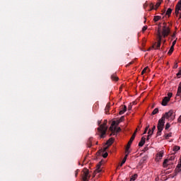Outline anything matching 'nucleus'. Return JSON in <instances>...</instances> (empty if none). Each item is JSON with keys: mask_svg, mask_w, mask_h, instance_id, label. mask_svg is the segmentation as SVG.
Listing matches in <instances>:
<instances>
[{"mask_svg": "<svg viewBox=\"0 0 181 181\" xmlns=\"http://www.w3.org/2000/svg\"><path fill=\"white\" fill-rule=\"evenodd\" d=\"M108 121L107 119H105L103 124H100L99 127H98V132L100 134V138H105V135L107 134V129H108V127H107V123Z\"/></svg>", "mask_w": 181, "mask_h": 181, "instance_id": "nucleus-1", "label": "nucleus"}, {"mask_svg": "<svg viewBox=\"0 0 181 181\" xmlns=\"http://www.w3.org/2000/svg\"><path fill=\"white\" fill-rule=\"evenodd\" d=\"M170 33V28L168 25V23H163L162 32H160L161 37H168Z\"/></svg>", "mask_w": 181, "mask_h": 181, "instance_id": "nucleus-2", "label": "nucleus"}, {"mask_svg": "<svg viewBox=\"0 0 181 181\" xmlns=\"http://www.w3.org/2000/svg\"><path fill=\"white\" fill-rule=\"evenodd\" d=\"M173 95V93H168V96L164 97V98L163 99L161 105L163 107H166V105H168V103H169V101H170V98H172Z\"/></svg>", "mask_w": 181, "mask_h": 181, "instance_id": "nucleus-3", "label": "nucleus"}, {"mask_svg": "<svg viewBox=\"0 0 181 181\" xmlns=\"http://www.w3.org/2000/svg\"><path fill=\"white\" fill-rule=\"evenodd\" d=\"M90 171H88V170L87 168H85L83 170V176H82V179L83 181H88L90 180Z\"/></svg>", "mask_w": 181, "mask_h": 181, "instance_id": "nucleus-4", "label": "nucleus"}, {"mask_svg": "<svg viewBox=\"0 0 181 181\" xmlns=\"http://www.w3.org/2000/svg\"><path fill=\"white\" fill-rule=\"evenodd\" d=\"M117 124V122L113 121L112 122V124L110 125L109 130L112 132V134H110V136H112V135H115V129H117V127H115Z\"/></svg>", "mask_w": 181, "mask_h": 181, "instance_id": "nucleus-5", "label": "nucleus"}, {"mask_svg": "<svg viewBox=\"0 0 181 181\" xmlns=\"http://www.w3.org/2000/svg\"><path fill=\"white\" fill-rule=\"evenodd\" d=\"M157 36L158 37V41L156 45V49H159V47H160V45L162 43V34H160V30H158Z\"/></svg>", "mask_w": 181, "mask_h": 181, "instance_id": "nucleus-6", "label": "nucleus"}, {"mask_svg": "<svg viewBox=\"0 0 181 181\" xmlns=\"http://www.w3.org/2000/svg\"><path fill=\"white\" fill-rule=\"evenodd\" d=\"M165 127V119H163V118H160L159 120H158V125H157V129H163Z\"/></svg>", "mask_w": 181, "mask_h": 181, "instance_id": "nucleus-7", "label": "nucleus"}, {"mask_svg": "<svg viewBox=\"0 0 181 181\" xmlns=\"http://www.w3.org/2000/svg\"><path fill=\"white\" fill-rule=\"evenodd\" d=\"M173 115V110H170L168 112H165L161 118H163L165 121V119H169V118H170Z\"/></svg>", "mask_w": 181, "mask_h": 181, "instance_id": "nucleus-8", "label": "nucleus"}, {"mask_svg": "<svg viewBox=\"0 0 181 181\" xmlns=\"http://www.w3.org/2000/svg\"><path fill=\"white\" fill-rule=\"evenodd\" d=\"M127 112V105H122L121 107V110L119 111V115H122V114Z\"/></svg>", "mask_w": 181, "mask_h": 181, "instance_id": "nucleus-9", "label": "nucleus"}, {"mask_svg": "<svg viewBox=\"0 0 181 181\" xmlns=\"http://www.w3.org/2000/svg\"><path fill=\"white\" fill-rule=\"evenodd\" d=\"M93 137H90L87 141V146L88 148H91L93 146Z\"/></svg>", "mask_w": 181, "mask_h": 181, "instance_id": "nucleus-10", "label": "nucleus"}, {"mask_svg": "<svg viewBox=\"0 0 181 181\" xmlns=\"http://www.w3.org/2000/svg\"><path fill=\"white\" fill-rule=\"evenodd\" d=\"M111 80H112V81H118L119 78L117 76V74H113L111 75Z\"/></svg>", "mask_w": 181, "mask_h": 181, "instance_id": "nucleus-11", "label": "nucleus"}, {"mask_svg": "<svg viewBox=\"0 0 181 181\" xmlns=\"http://www.w3.org/2000/svg\"><path fill=\"white\" fill-rule=\"evenodd\" d=\"M112 144H114V138L109 139L106 142V145H107L108 146H111Z\"/></svg>", "mask_w": 181, "mask_h": 181, "instance_id": "nucleus-12", "label": "nucleus"}, {"mask_svg": "<svg viewBox=\"0 0 181 181\" xmlns=\"http://www.w3.org/2000/svg\"><path fill=\"white\" fill-rule=\"evenodd\" d=\"M124 119H125V117L124 116H122L120 117V119H119L117 121H115L116 125H119V124H121V122H122V121H124Z\"/></svg>", "mask_w": 181, "mask_h": 181, "instance_id": "nucleus-13", "label": "nucleus"}, {"mask_svg": "<svg viewBox=\"0 0 181 181\" xmlns=\"http://www.w3.org/2000/svg\"><path fill=\"white\" fill-rule=\"evenodd\" d=\"M146 138L145 137H142L141 141L139 143V146H142L143 145H145V141H146Z\"/></svg>", "mask_w": 181, "mask_h": 181, "instance_id": "nucleus-14", "label": "nucleus"}, {"mask_svg": "<svg viewBox=\"0 0 181 181\" xmlns=\"http://www.w3.org/2000/svg\"><path fill=\"white\" fill-rule=\"evenodd\" d=\"M100 168H101V163H99L97 165V169L95 170V172H97L98 173H100V172H101Z\"/></svg>", "mask_w": 181, "mask_h": 181, "instance_id": "nucleus-15", "label": "nucleus"}, {"mask_svg": "<svg viewBox=\"0 0 181 181\" xmlns=\"http://www.w3.org/2000/svg\"><path fill=\"white\" fill-rule=\"evenodd\" d=\"M147 71H151V70L149 69V68H148V66L145 67L143 71H141V74H145V73H146Z\"/></svg>", "mask_w": 181, "mask_h": 181, "instance_id": "nucleus-16", "label": "nucleus"}, {"mask_svg": "<svg viewBox=\"0 0 181 181\" xmlns=\"http://www.w3.org/2000/svg\"><path fill=\"white\" fill-rule=\"evenodd\" d=\"M160 4H162V1L160 0H158L155 6V9H158V7L160 6Z\"/></svg>", "mask_w": 181, "mask_h": 181, "instance_id": "nucleus-17", "label": "nucleus"}, {"mask_svg": "<svg viewBox=\"0 0 181 181\" xmlns=\"http://www.w3.org/2000/svg\"><path fill=\"white\" fill-rule=\"evenodd\" d=\"M132 144V143H131V141H129L127 146L126 147V152H128L129 151V148H131Z\"/></svg>", "mask_w": 181, "mask_h": 181, "instance_id": "nucleus-18", "label": "nucleus"}, {"mask_svg": "<svg viewBox=\"0 0 181 181\" xmlns=\"http://www.w3.org/2000/svg\"><path fill=\"white\" fill-rule=\"evenodd\" d=\"M164 168H166L169 165V159H165L163 163Z\"/></svg>", "mask_w": 181, "mask_h": 181, "instance_id": "nucleus-19", "label": "nucleus"}, {"mask_svg": "<svg viewBox=\"0 0 181 181\" xmlns=\"http://www.w3.org/2000/svg\"><path fill=\"white\" fill-rule=\"evenodd\" d=\"M136 177H138V175L137 174H134L132 176V177L130 178V181H134L136 180Z\"/></svg>", "mask_w": 181, "mask_h": 181, "instance_id": "nucleus-20", "label": "nucleus"}, {"mask_svg": "<svg viewBox=\"0 0 181 181\" xmlns=\"http://www.w3.org/2000/svg\"><path fill=\"white\" fill-rule=\"evenodd\" d=\"M158 112H159V109L155 108V109L153 110V112H152V113H151V115H155L158 114Z\"/></svg>", "mask_w": 181, "mask_h": 181, "instance_id": "nucleus-21", "label": "nucleus"}, {"mask_svg": "<svg viewBox=\"0 0 181 181\" xmlns=\"http://www.w3.org/2000/svg\"><path fill=\"white\" fill-rule=\"evenodd\" d=\"M171 14H172V8H169L166 11L165 15H168V16H170V15Z\"/></svg>", "mask_w": 181, "mask_h": 181, "instance_id": "nucleus-22", "label": "nucleus"}, {"mask_svg": "<svg viewBox=\"0 0 181 181\" xmlns=\"http://www.w3.org/2000/svg\"><path fill=\"white\" fill-rule=\"evenodd\" d=\"M170 136H172V133L165 134V135H164V138H165V139H169V138H170Z\"/></svg>", "mask_w": 181, "mask_h": 181, "instance_id": "nucleus-23", "label": "nucleus"}, {"mask_svg": "<svg viewBox=\"0 0 181 181\" xmlns=\"http://www.w3.org/2000/svg\"><path fill=\"white\" fill-rule=\"evenodd\" d=\"M162 131H163V129H158L157 136H160V135H162Z\"/></svg>", "mask_w": 181, "mask_h": 181, "instance_id": "nucleus-24", "label": "nucleus"}, {"mask_svg": "<svg viewBox=\"0 0 181 181\" xmlns=\"http://www.w3.org/2000/svg\"><path fill=\"white\" fill-rule=\"evenodd\" d=\"M180 150V147L178 146H175L173 151H174V152H177V151Z\"/></svg>", "mask_w": 181, "mask_h": 181, "instance_id": "nucleus-25", "label": "nucleus"}, {"mask_svg": "<svg viewBox=\"0 0 181 181\" xmlns=\"http://www.w3.org/2000/svg\"><path fill=\"white\" fill-rule=\"evenodd\" d=\"M157 158H159V159H162V158H163V153L161 151L159 153H158Z\"/></svg>", "mask_w": 181, "mask_h": 181, "instance_id": "nucleus-26", "label": "nucleus"}, {"mask_svg": "<svg viewBox=\"0 0 181 181\" xmlns=\"http://www.w3.org/2000/svg\"><path fill=\"white\" fill-rule=\"evenodd\" d=\"M177 95L178 97L181 95V86H178L177 92Z\"/></svg>", "mask_w": 181, "mask_h": 181, "instance_id": "nucleus-27", "label": "nucleus"}, {"mask_svg": "<svg viewBox=\"0 0 181 181\" xmlns=\"http://www.w3.org/2000/svg\"><path fill=\"white\" fill-rule=\"evenodd\" d=\"M160 16H154L153 21H154V22H158V21H160Z\"/></svg>", "mask_w": 181, "mask_h": 181, "instance_id": "nucleus-28", "label": "nucleus"}, {"mask_svg": "<svg viewBox=\"0 0 181 181\" xmlns=\"http://www.w3.org/2000/svg\"><path fill=\"white\" fill-rule=\"evenodd\" d=\"M135 136H135V133H134V134H132V136L130 140H129L130 143L134 142V139H135Z\"/></svg>", "mask_w": 181, "mask_h": 181, "instance_id": "nucleus-29", "label": "nucleus"}, {"mask_svg": "<svg viewBox=\"0 0 181 181\" xmlns=\"http://www.w3.org/2000/svg\"><path fill=\"white\" fill-rule=\"evenodd\" d=\"M108 148H110V146L105 147L103 150H100V152H103V153H104V152H107V149H108Z\"/></svg>", "mask_w": 181, "mask_h": 181, "instance_id": "nucleus-30", "label": "nucleus"}, {"mask_svg": "<svg viewBox=\"0 0 181 181\" xmlns=\"http://www.w3.org/2000/svg\"><path fill=\"white\" fill-rule=\"evenodd\" d=\"M146 159H148V156H144L141 160V163H144V162H145V160H146Z\"/></svg>", "mask_w": 181, "mask_h": 181, "instance_id": "nucleus-31", "label": "nucleus"}, {"mask_svg": "<svg viewBox=\"0 0 181 181\" xmlns=\"http://www.w3.org/2000/svg\"><path fill=\"white\" fill-rule=\"evenodd\" d=\"M150 8H151L150 11H153V9H155V5L153 3H151L150 4Z\"/></svg>", "mask_w": 181, "mask_h": 181, "instance_id": "nucleus-32", "label": "nucleus"}, {"mask_svg": "<svg viewBox=\"0 0 181 181\" xmlns=\"http://www.w3.org/2000/svg\"><path fill=\"white\" fill-rule=\"evenodd\" d=\"M150 8H151L150 11H153V9H155V5L153 3H151L150 4Z\"/></svg>", "mask_w": 181, "mask_h": 181, "instance_id": "nucleus-33", "label": "nucleus"}, {"mask_svg": "<svg viewBox=\"0 0 181 181\" xmlns=\"http://www.w3.org/2000/svg\"><path fill=\"white\" fill-rule=\"evenodd\" d=\"M148 129H149V124L146 126V127L145 128L144 132L143 134H146V132H148Z\"/></svg>", "mask_w": 181, "mask_h": 181, "instance_id": "nucleus-34", "label": "nucleus"}, {"mask_svg": "<svg viewBox=\"0 0 181 181\" xmlns=\"http://www.w3.org/2000/svg\"><path fill=\"white\" fill-rule=\"evenodd\" d=\"M105 110L106 114H107V112L110 110V105H107Z\"/></svg>", "mask_w": 181, "mask_h": 181, "instance_id": "nucleus-35", "label": "nucleus"}, {"mask_svg": "<svg viewBox=\"0 0 181 181\" xmlns=\"http://www.w3.org/2000/svg\"><path fill=\"white\" fill-rule=\"evenodd\" d=\"M169 128H170V124L167 123V124H165V129L168 130Z\"/></svg>", "mask_w": 181, "mask_h": 181, "instance_id": "nucleus-36", "label": "nucleus"}, {"mask_svg": "<svg viewBox=\"0 0 181 181\" xmlns=\"http://www.w3.org/2000/svg\"><path fill=\"white\" fill-rule=\"evenodd\" d=\"M180 76H181V69H180L178 73L177 74V77H178V78H180Z\"/></svg>", "mask_w": 181, "mask_h": 181, "instance_id": "nucleus-37", "label": "nucleus"}, {"mask_svg": "<svg viewBox=\"0 0 181 181\" xmlns=\"http://www.w3.org/2000/svg\"><path fill=\"white\" fill-rule=\"evenodd\" d=\"M103 157L104 158H107V156H108V153H107V152H104V153H103Z\"/></svg>", "mask_w": 181, "mask_h": 181, "instance_id": "nucleus-38", "label": "nucleus"}, {"mask_svg": "<svg viewBox=\"0 0 181 181\" xmlns=\"http://www.w3.org/2000/svg\"><path fill=\"white\" fill-rule=\"evenodd\" d=\"M115 132L118 133V132H121V127H116V129H115Z\"/></svg>", "mask_w": 181, "mask_h": 181, "instance_id": "nucleus-39", "label": "nucleus"}, {"mask_svg": "<svg viewBox=\"0 0 181 181\" xmlns=\"http://www.w3.org/2000/svg\"><path fill=\"white\" fill-rule=\"evenodd\" d=\"M148 134V135H151V136H152V135L153 134V132H152V131L151 130V129H149Z\"/></svg>", "mask_w": 181, "mask_h": 181, "instance_id": "nucleus-40", "label": "nucleus"}, {"mask_svg": "<svg viewBox=\"0 0 181 181\" xmlns=\"http://www.w3.org/2000/svg\"><path fill=\"white\" fill-rule=\"evenodd\" d=\"M125 162H127V160L125 158H123V160H122V163H121L119 166L120 167L122 166V165H124V163H125Z\"/></svg>", "mask_w": 181, "mask_h": 181, "instance_id": "nucleus-41", "label": "nucleus"}, {"mask_svg": "<svg viewBox=\"0 0 181 181\" xmlns=\"http://www.w3.org/2000/svg\"><path fill=\"white\" fill-rule=\"evenodd\" d=\"M172 53H173V49H169L168 54H169V56H170V54H172Z\"/></svg>", "mask_w": 181, "mask_h": 181, "instance_id": "nucleus-42", "label": "nucleus"}, {"mask_svg": "<svg viewBox=\"0 0 181 181\" xmlns=\"http://www.w3.org/2000/svg\"><path fill=\"white\" fill-rule=\"evenodd\" d=\"M128 110H129V111H131V110H132V105H131V104L129 105Z\"/></svg>", "mask_w": 181, "mask_h": 181, "instance_id": "nucleus-43", "label": "nucleus"}, {"mask_svg": "<svg viewBox=\"0 0 181 181\" xmlns=\"http://www.w3.org/2000/svg\"><path fill=\"white\" fill-rule=\"evenodd\" d=\"M126 153L127 154L124 156V159L127 160V158H128V154L129 153V151L128 152H126Z\"/></svg>", "mask_w": 181, "mask_h": 181, "instance_id": "nucleus-44", "label": "nucleus"}, {"mask_svg": "<svg viewBox=\"0 0 181 181\" xmlns=\"http://www.w3.org/2000/svg\"><path fill=\"white\" fill-rule=\"evenodd\" d=\"M175 160V156H170L169 158H168V160Z\"/></svg>", "mask_w": 181, "mask_h": 181, "instance_id": "nucleus-45", "label": "nucleus"}, {"mask_svg": "<svg viewBox=\"0 0 181 181\" xmlns=\"http://www.w3.org/2000/svg\"><path fill=\"white\" fill-rule=\"evenodd\" d=\"M78 172H80V170H76L75 171V176H76V177H77V175H78Z\"/></svg>", "mask_w": 181, "mask_h": 181, "instance_id": "nucleus-46", "label": "nucleus"}, {"mask_svg": "<svg viewBox=\"0 0 181 181\" xmlns=\"http://www.w3.org/2000/svg\"><path fill=\"white\" fill-rule=\"evenodd\" d=\"M146 29H148V26H144L142 28L143 32H145V30H146Z\"/></svg>", "mask_w": 181, "mask_h": 181, "instance_id": "nucleus-47", "label": "nucleus"}, {"mask_svg": "<svg viewBox=\"0 0 181 181\" xmlns=\"http://www.w3.org/2000/svg\"><path fill=\"white\" fill-rule=\"evenodd\" d=\"M178 65H177V62H176L173 66V69H177Z\"/></svg>", "mask_w": 181, "mask_h": 181, "instance_id": "nucleus-48", "label": "nucleus"}, {"mask_svg": "<svg viewBox=\"0 0 181 181\" xmlns=\"http://www.w3.org/2000/svg\"><path fill=\"white\" fill-rule=\"evenodd\" d=\"M156 129V126H153L151 131L153 132Z\"/></svg>", "mask_w": 181, "mask_h": 181, "instance_id": "nucleus-49", "label": "nucleus"}, {"mask_svg": "<svg viewBox=\"0 0 181 181\" xmlns=\"http://www.w3.org/2000/svg\"><path fill=\"white\" fill-rule=\"evenodd\" d=\"M170 49L171 50H175V45H172Z\"/></svg>", "mask_w": 181, "mask_h": 181, "instance_id": "nucleus-50", "label": "nucleus"}, {"mask_svg": "<svg viewBox=\"0 0 181 181\" xmlns=\"http://www.w3.org/2000/svg\"><path fill=\"white\" fill-rule=\"evenodd\" d=\"M148 151V147H145L143 150V152H146Z\"/></svg>", "mask_w": 181, "mask_h": 181, "instance_id": "nucleus-51", "label": "nucleus"}, {"mask_svg": "<svg viewBox=\"0 0 181 181\" xmlns=\"http://www.w3.org/2000/svg\"><path fill=\"white\" fill-rule=\"evenodd\" d=\"M175 36H176V33H174L173 34V35H172V37H173V39H175Z\"/></svg>", "mask_w": 181, "mask_h": 181, "instance_id": "nucleus-52", "label": "nucleus"}, {"mask_svg": "<svg viewBox=\"0 0 181 181\" xmlns=\"http://www.w3.org/2000/svg\"><path fill=\"white\" fill-rule=\"evenodd\" d=\"M175 45H176V40H174V41L173 42V44H172L173 46H175Z\"/></svg>", "mask_w": 181, "mask_h": 181, "instance_id": "nucleus-53", "label": "nucleus"}, {"mask_svg": "<svg viewBox=\"0 0 181 181\" xmlns=\"http://www.w3.org/2000/svg\"><path fill=\"white\" fill-rule=\"evenodd\" d=\"M151 134H148V136H147V141H149L150 138H151Z\"/></svg>", "mask_w": 181, "mask_h": 181, "instance_id": "nucleus-54", "label": "nucleus"}, {"mask_svg": "<svg viewBox=\"0 0 181 181\" xmlns=\"http://www.w3.org/2000/svg\"><path fill=\"white\" fill-rule=\"evenodd\" d=\"M98 126L100 127V125H101V121L98 120Z\"/></svg>", "mask_w": 181, "mask_h": 181, "instance_id": "nucleus-55", "label": "nucleus"}, {"mask_svg": "<svg viewBox=\"0 0 181 181\" xmlns=\"http://www.w3.org/2000/svg\"><path fill=\"white\" fill-rule=\"evenodd\" d=\"M136 132H138V129H136L135 130V132H134V134H135V136H136Z\"/></svg>", "mask_w": 181, "mask_h": 181, "instance_id": "nucleus-56", "label": "nucleus"}, {"mask_svg": "<svg viewBox=\"0 0 181 181\" xmlns=\"http://www.w3.org/2000/svg\"><path fill=\"white\" fill-rule=\"evenodd\" d=\"M178 122H181V115L178 118Z\"/></svg>", "mask_w": 181, "mask_h": 181, "instance_id": "nucleus-57", "label": "nucleus"}, {"mask_svg": "<svg viewBox=\"0 0 181 181\" xmlns=\"http://www.w3.org/2000/svg\"><path fill=\"white\" fill-rule=\"evenodd\" d=\"M178 19H179V20L181 19V15L179 16Z\"/></svg>", "mask_w": 181, "mask_h": 181, "instance_id": "nucleus-58", "label": "nucleus"}, {"mask_svg": "<svg viewBox=\"0 0 181 181\" xmlns=\"http://www.w3.org/2000/svg\"><path fill=\"white\" fill-rule=\"evenodd\" d=\"M151 49V48H149V49H148V52H150Z\"/></svg>", "mask_w": 181, "mask_h": 181, "instance_id": "nucleus-59", "label": "nucleus"}, {"mask_svg": "<svg viewBox=\"0 0 181 181\" xmlns=\"http://www.w3.org/2000/svg\"><path fill=\"white\" fill-rule=\"evenodd\" d=\"M96 145H98V141L96 142Z\"/></svg>", "mask_w": 181, "mask_h": 181, "instance_id": "nucleus-60", "label": "nucleus"}, {"mask_svg": "<svg viewBox=\"0 0 181 181\" xmlns=\"http://www.w3.org/2000/svg\"><path fill=\"white\" fill-rule=\"evenodd\" d=\"M146 22V20L144 21V23Z\"/></svg>", "mask_w": 181, "mask_h": 181, "instance_id": "nucleus-61", "label": "nucleus"}, {"mask_svg": "<svg viewBox=\"0 0 181 181\" xmlns=\"http://www.w3.org/2000/svg\"><path fill=\"white\" fill-rule=\"evenodd\" d=\"M144 19H146V17H144Z\"/></svg>", "mask_w": 181, "mask_h": 181, "instance_id": "nucleus-62", "label": "nucleus"}]
</instances>
